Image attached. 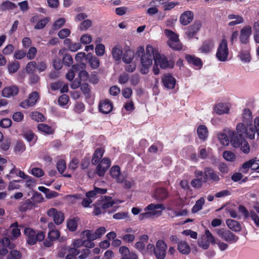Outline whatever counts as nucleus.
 <instances>
[{"instance_id": "28", "label": "nucleus", "mask_w": 259, "mask_h": 259, "mask_svg": "<svg viewBox=\"0 0 259 259\" xmlns=\"http://www.w3.org/2000/svg\"><path fill=\"white\" fill-rule=\"evenodd\" d=\"M87 60H88V62L92 69H95L99 67V59L95 56H93L91 53L87 54Z\"/></svg>"}, {"instance_id": "17", "label": "nucleus", "mask_w": 259, "mask_h": 259, "mask_svg": "<svg viewBox=\"0 0 259 259\" xmlns=\"http://www.w3.org/2000/svg\"><path fill=\"white\" fill-rule=\"evenodd\" d=\"M1 244L3 246V248H0V255H5L8 253V250L7 248L12 249L15 247V245L11 243L9 238L6 237L2 239Z\"/></svg>"}, {"instance_id": "41", "label": "nucleus", "mask_w": 259, "mask_h": 259, "mask_svg": "<svg viewBox=\"0 0 259 259\" xmlns=\"http://www.w3.org/2000/svg\"><path fill=\"white\" fill-rule=\"evenodd\" d=\"M167 45L172 50L175 51H180L183 50V45L180 39L176 40V42H169V43H167Z\"/></svg>"}, {"instance_id": "8", "label": "nucleus", "mask_w": 259, "mask_h": 259, "mask_svg": "<svg viewBox=\"0 0 259 259\" xmlns=\"http://www.w3.org/2000/svg\"><path fill=\"white\" fill-rule=\"evenodd\" d=\"M111 160L108 157H104L99 162L98 165L96 168V174L99 177L104 176L106 171L109 169L111 166Z\"/></svg>"}, {"instance_id": "22", "label": "nucleus", "mask_w": 259, "mask_h": 259, "mask_svg": "<svg viewBox=\"0 0 259 259\" xmlns=\"http://www.w3.org/2000/svg\"><path fill=\"white\" fill-rule=\"evenodd\" d=\"M134 58V52L130 49L128 46L124 48V52L122 56V61L126 64H130L132 62Z\"/></svg>"}, {"instance_id": "49", "label": "nucleus", "mask_w": 259, "mask_h": 259, "mask_svg": "<svg viewBox=\"0 0 259 259\" xmlns=\"http://www.w3.org/2000/svg\"><path fill=\"white\" fill-rule=\"evenodd\" d=\"M110 176L112 178H118L120 174V168L118 165L113 166L110 170Z\"/></svg>"}, {"instance_id": "7", "label": "nucleus", "mask_w": 259, "mask_h": 259, "mask_svg": "<svg viewBox=\"0 0 259 259\" xmlns=\"http://www.w3.org/2000/svg\"><path fill=\"white\" fill-rule=\"evenodd\" d=\"M153 60H154L155 64H158L161 69L172 68L173 67V63L171 64L166 57L165 56H161L160 53L155 49L153 53Z\"/></svg>"}, {"instance_id": "40", "label": "nucleus", "mask_w": 259, "mask_h": 259, "mask_svg": "<svg viewBox=\"0 0 259 259\" xmlns=\"http://www.w3.org/2000/svg\"><path fill=\"white\" fill-rule=\"evenodd\" d=\"M218 139L222 144L224 146L229 145L230 143V138L228 134V131L226 133H220L218 135Z\"/></svg>"}, {"instance_id": "9", "label": "nucleus", "mask_w": 259, "mask_h": 259, "mask_svg": "<svg viewBox=\"0 0 259 259\" xmlns=\"http://www.w3.org/2000/svg\"><path fill=\"white\" fill-rule=\"evenodd\" d=\"M167 246L163 240H158L156 243L154 253L156 259H164Z\"/></svg>"}, {"instance_id": "55", "label": "nucleus", "mask_w": 259, "mask_h": 259, "mask_svg": "<svg viewBox=\"0 0 259 259\" xmlns=\"http://www.w3.org/2000/svg\"><path fill=\"white\" fill-rule=\"evenodd\" d=\"M165 207L162 204L151 203L146 206L144 210H156L158 209H164Z\"/></svg>"}, {"instance_id": "62", "label": "nucleus", "mask_w": 259, "mask_h": 259, "mask_svg": "<svg viewBox=\"0 0 259 259\" xmlns=\"http://www.w3.org/2000/svg\"><path fill=\"white\" fill-rule=\"evenodd\" d=\"M62 62L65 66L69 67L73 63V58L70 55L66 54L63 56Z\"/></svg>"}, {"instance_id": "26", "label": "nucleus", "mask_w": 259, "mask_h": 259, "mask_svg": "<svg viewBox=\"0 0 259 259\" xmlns=\"http://www.w3.org/2000/svg\"><path fill=\"white\" fill-rule=\"evenodd\" d=\"M49 228L50 230L48 234V238L51 239L53 241L58 240L60 236V232L57 230H54L55 227L53 223L49 224Z\"/></svg>"}, {"instance_id": "10", "label": "nucleus", "mask_w": 259, "mask_h": 259, "mask_svg": "<svg viewBox=\"0 0 259 259\" xmlns=\"http://www.w3.org/2000/svg\"><path fill=\"white\" fill-rule=\"evenodd\" d=\"M202 26L200 21H196L192 25H190L186 29L185 34L189 39L193 38L200 30Z\"/></svg>"}, {"instance_id": "45", "label": "nucleus", "mask_w": 259, "mask_h": 259, "mask_svg": "<svg viewBox=\"0 0 259 259\" xmlns=\"http://www.w3.org/2000/svg\"><path fill=\"white\" fill-rule=\"evenodd\" d=\"M50 21V18L49 17H45L37 21L34 26V29H41L44 28Z\"/></svg>"}, {"instance_id": "33", "label": "nucleus", "mask_w": 259, "mask_h": 259, "mask_svg": "<svg viewBox=\"0 0 259 259\" xmlns=\"http://www.w3.org/2000/svg\"><path fill=\"white\" fill-rule=\"evenodd\" d=\"M22 136L30 144L33 145L37 140V137L31 131H28L24 133Z\"/></svg>"}, {"instance_id": "2", "label": "nucleus", "mask_w": 259, "mask_h": 259, "mask_svg": "<svg viewBox=\"0 0 259 259\" xmlns=\"http://www.w3.org/2000/svg\"><path fill=\"white\" fill-rule=\"evenodd\" d=\"M244 123H239L236 126V131L228 130L231 145L235 148H238L243 143L245 138L244 133Z\"/></svg>"}, {"instance_id": "24", "label": "nucleus", "mask_w": 259, "mask_h": 259, "mask_svg": "<svg viewBox=\"0 0 259 259\" xmlns=\"http://www.w3.org/2000/svg\"><path fill=\"white\" fill-rule=\"evenodd\" d=\"M48 215L53 217L56 225H60L64 220V215L62 211H47Z\"/></svg>"}, {"instance_id": "46", "label": "nucleus", "mask_w": 259, "mask_h": 259, "mask_svg": "<svg viewBox=\"0 0 259 259\" xmlns=\"http://www.w3.org/2000/svg\"><path fill=\"white\" fill-rule=\"evenodd\" d=\"M254 159H252L244 162L241 167L240 168L239 170L244 174H246L249 168H251L252 169V165L253 164Z\"/></svg>"}, {"instance_id": "58", "label": "nucleus", "mask_w": 259, "mask_h": 259, "mask_svg": "<svg viewBox=\"0 0 259 259\" xmlns=\"http://www.w3.org/2000/svg\"><path fill=\"white\" fill-rule=\"evenodd\" d=\"M83 237L87 238V240L93 241L97 239V237L95 235V232L93 233L91 230H87L82 233Z\"/></svg>"}, {"instance_id": "42", "label": "nucleus", "mask_w": 259, "mask_h": 259, "mask_svg": "<svg viewBox=\"0 0 259 259\" xmlns=\"http://www.w3.org/2000/svg\"><path fill=\"white\" fill-rule=\"evenodd\" d=\"M34 207V203L30 199H27L21 205L20 210H31L33 209Z\"/></svg>"}, {"instance_id": "43", "label": "nucleus", "mask_w": 259, "mask_h": 259, "mask_svg": "<svg viewBox=\"0 0 259 259\" xmlns=\"http://www.w3.org/2000/svg\"><path fill=\"white\" fill-rule=\"evenodd\" d=\"M239 56L240 60L245 63H249L251 61V56L248 51H241Z\"/></svg>"}, {"instance_id": "4", "label": "nucleus", "mask_w": 259, "mask_h": 259, "mask_svg": "<svg viewBox=\"0 0 259 259\" xmlns=\"http://www.w3.org/2000/svg\"><path fill=\"white\" fill-rule=\"evenodd\" d=\"M229 55V49L227 41L226 39H223L220 42L217 53V58L221 62H225L227 60Z\"/></svg>"}, {"instance_id": "38", "label": "nucleus", "mask_w": 259, "mask_h": 259, "mask_svg": "<svg viewBox=\"0 0 259 259\" xmlns=\"http://www.w3.org/2000/svg\"><path fill=\"white\" fill-rule=\"evenodd\" d=\"M252 120V112L248 108H245L242 114V121L246 124H250Z\"/></svg>"}, {"instance_id": "11", "label": "nucleus", "mask_w": 259, "mask_h": 259, "mask_svg": "<svg viewBox=\"0 0 259 259\" xmlns=\"http://www.w3.org/2000/svg\"><path fill=\"white\" fill-rule=\"evenodd\" d=\"M38 97L39 95L37 92H33L29 95L27 99L22 101L20 103L19 106L24 109L33 106L36 104Z\"/></svg>"}, {"instance_id": "54", "label": "nucleus", "mask_w": 259, "mask_h": 259, "mask_svg": "<svg viewBox=\"0 0 259 259\" xmlns=\"http://www.w3.org/2000/svg\"><path fill=\"white\" fill-rule=\"evenodd\" d=\"M12 234L14 239L17 238L21 235L20 229L18 228V223H15L11 225Z\"/></svg>"}, {"instance_id": "44", "label": "nucleus", "mask_w": 259, "mask_h": 259, "mask_svg": "<svg viewBox=\"0 0 259 259\" xmlns=\"http://www.w3.org/2000/svg\"><path fill=\"white\" fill-rule=\"evenodd\" d=\"M20 68V63L17 61H14L8 64V69L10 73L16 72Z\"/></svg>"}, {"instance_id": "12", "label": "nucleus", "mask_w": 259, "mask_h": 259, "mask_svg": "<svg viewBox=\"0 0 259 259\" xmlns=\"http://www.w3.org/2000/svg\"><path fill=\"white\" fill-rule=\"evenodd\" d=\"M214 47V41L212 38H207L203 41L198 51L203 54H208L212 51Z\"/></svg>"}, {"instance_id": "23", "label": "nucleus", "mask_w": 259, "mask_h": 259, "mask_svg": "<svg viewBox=\"0 0 259 259\" xmlns=\"http://www.w3.org/2000/svg\"><path fill=\"white\" fill-rule=\"evenodd\" d=\"M104 152L105 149L102 147H99L96 149L91 160L93 165H96L100 161V160L103 157Z\"/></svg>"}, {"instance_id": "39", "label": "nucleus", "mask_w": 259, "mask_h": 259, "mask_svg": "<svg viewBox=\"0 0 259 259\" xmlns=\"http://www.w3.org/2000/svg\"><path fill=\"white\" fill-rule=\"evenodd\" d=\"M17 8V5L10 1H6L0 5V10L2 11L13 10Z\"/></svg>"}, {"instance_id": "60", "label": "nucleus", "mask_w": 259, "mask_h": 259, "mask_svg": "<svg viewBox=\"0 0 259 259\" xmlns=\"http://www.w3.org/2000/svg\"><path fill=\"white\" fill-rule=\"evenodd\" d=\"M35 69H36V63L35 61L29 62L26 65V70L28 74L34 73Z\"/></svg>"}, {"instance_id": "15", "label": "nucleus", "mask_w": 259, "mask_h": 259, "mask_svg": "<svg viewBox=\"0 0 259 259\" xmlns=\"http://www.w3.org/2000/svg\"><path fill=\"white\" fill-rule=\"evenodd\" d=\"M113 108V103L107 99L101 101L99 104V110L103 114L109 113L112 110Z\"/></svg>"}, {"instance_id": "36", "label": "nucleus", "mask_w": 259, "mask_h": 259, "mask_svg": "<svg viewBox=\"0 0 259 259\" xmlns=\"http://www.w3.org/2000/svg\"><path fill=\"white\" fill-rule=\"evenodd\" d=\"M244 133L243 135L244 137H247L250 139H253L254 138L255 133L257 134V130L255 127H246L244 124Z\"/></svg>"}, {"instance_id": "56", "label": "nucleus", "mask_w": 259, "mask_h": 259, "mask_svg": "<svg viewBox=\"0 0 259 259\" xmlns=\"http://www.w3.org/2000/svg\"><path fill=\"white\" fill-rule=\"evenodd\" d=\"M31 118L37 122H43L45 120L46 117L41 113L38 112H33L31 113Z\"/></svg>"}, {"instance_id": "30", "label": "nucleus", "mask_w": 259, "mask_h": 259, "mask_svg": "<svg viewBox=\"0 0 259 259\" xmlns=\"http://www.w3.org/2000/svg\"><path fill=\"white\" fill-rule=\"evenodd\" d=\"M106 192V189L95 187L93 190L87 192L85 194V196L91 199V198L95 197L98 194H104Z\"/></svg>"}, {"instance_id": "20", "label": "nucleus", "mask_w": 259, "mask_h": 259, "mask_svg": "<svg viewBox=\"0 0 259 259\" xmlns=\"http://www.w3.org/2000/svg\"><path fill=\"white\" fill-rule=\"evenodd\" d=\"M85 66L84 63H82L80 65L75 64L72 66L66 75V78L69 81H72L74 76L75 73L80 70L81 69H83Z\"/></svg>"}, {"instance_id": "6", "label": "nucleus", "mask_w": 259, "mask_h": 259, "mask_svg": "<svg viewBox=\"0 0 259 259\" xmlns=\"http://www.w3.org/2000/svg\"><path fill=\"white\" fill-rule=\"evenodd\" d=\"M215 231L220 237L230 243H235L239 239L238 236L229 230H225L224 229H217Z\"/></svg>"}, {"instance_id": "53", "label": "nucleus", "mask_w": 259, "mask_h": 259, "mask_svg": "<svg viewBox=\"0 0 259 259\" xmlns=\"http://www.w3.org/2000/svg\"><path fill=\"white\" fill-rule=\"evenodd\" d=\"M105 200L102 204V208L104 209L113 206L115 204L111 197H105Z\"/></svg>"}, {"instance_id": "21", "label": "nucleus", "mask_w": 259, "mask_h": 259, "mask_svg": "<svg viewBox=\"0 0 259 259\" xmlns=\"http://www.w3.org/2000/svg\"><path fill=\"white\" fill-rule=\"evenodd\" d=\"M168 195V192L165 188H157L155 190L153 196L155 199L161 201L166 199Z\"/></svg>"}, {"instance_id": "32", "label": "nucleus", "mask_w": 259, "mask_h": 259, "mask_svg": "<svg viewBox=\"0 0 259 259\" xmlns=\"http://www.w3.org/2000/svg\"><path fill=\"white\" fill-rule=\"evenodd\" d=\"M197 133L199 138L203 141L205 140L208 136V130L204 125L198 126L197 130Z\"/></svg>"}, {"instance_id": "5", "label": "nucleus", "mask_w": 259, "mask_h": 259, "mask_svg": "<svg viewBox=\"0 0 259 259\" xmlns=\"http://www.w3.org/2000/svg\"><path fill=\"white\" fill-rule=\"evenodd\" d=\"M215 244L216 240L212 233L208 230L205 231V235L203 237L198 241V245L203 249H207L209 247V244Z\"/></svg>"}, {"instance_id": "57", "label": "nucleus", "mask_w": 259, "mask_h": 259, "mask_svg": "<svg viewBox=\"0 0 259 259\" xmlns=\"http://www.w3.org/2000/svg\"><path fill=\"white\" fill-rule=\"evenodd\" d=\"M224 158L229 161H233L235 159V154L230 151H225L223 153Z\"/></svg>"}, {"instance_id": "19", "label": "nucleus", "mask_w": 259, "mask_h": 259, "mask_svg": "<svg viewBox=\"0 0 259 259\" xmlns=\"http://www.w3.org/2000/svg\"><path fill=\"white\" fill-rule=\"evenodd\" d=\"M19 93V89L16 85L6 87L3 89L2 94L4 97L10 98L17 95Z\"/></svg>"}, {"instance_id": "51", "label": "nucleus", "mask_w": 259, "mask_h": 259, "mask_svg": "<svg viewBox=\"0 0 259 259\" xmlns=\"http://www.w3.org/2000/svg\"><path fill=\"white\" fill-rule=\"evenodd\" d=\"M56 167L58 171L60 174H63L66 169V163L65 160L64 159L59 160L57 163Z\"/></svg>"}, {"instance_id": "52", "label": "nucleus", "mask_w": 259, "mask_h": 259, "mask_svg": "<svg viewBox=\"0 0 259 259\" xmlns=\"http://www.w3.org/2000/svg\"><path fill=\"white\" fill-rule=\"evenodd\" d=\"M22 254L21 252L17 250H12L8 254L7 259H21Z\"/></svg>"}, {"instance_id": "61", "label": "nucleus", "mask_w": 259, "mask_h": 259, "mask_svg": "<svg viewBox=\"0 0 259 259\" xmlns=\"http://www.w3.org/2000/svg\"><path fill=\"white\" fill-rule=\"evenodd\" d=\"M205 202V199L203 197H201L196 202L191 210H200L202 208V206Z\"/></svg>"}, {"instance_id": "3", "label": "nucleus", "mask_w": 259, "mask_h": 259, "mask_svg": "<svg viewBox=\"0 0 259 259\" xmlns=\"http://www.w3.org/2000/svg\"><path fill=\"white\" fill-rule=\"evenodd\" d=\"M24 233L27 237V242L29 245H34L37 241L44 239L45 235L44 233L39 231L37 233L31 228H27L24 230Z\"/></svg>"}, {"instance_id": "35", "label": "nucleus", "mask_w": 259, "mask_h": 259, "mask_svg": "<svg viewBox=\"0 0 259 259\" xmlns=\"http://www.w3.org/2000/svg\"><path fill=\"white\" fill-rule=\"evenodd\" d=\"M164 33L165 35L168 38L167 44L172 41L176 42V40L180 39L179 35L170 29H165L164 30Z\"/></svg>"}, {"instance_id": "27", "label": "nucleus", "mask_w": 259, "mask_h": 259, "mask_svg": "<svg viewBox=\"0 0 259 259\" xmlns=\"http://www.w3.org/2000/svg\"><path fill=\"white\" fill-rule=\"evenodd\" d=\"M162 211H146L139 215V219L143 220L145 219H154L162 215Z\"/></svg>"}, {"instance_id": "34", "label": "nucleus", "mask_w": 259, "mask_h": 259, "mask_svg": "<svg viewBox=\"0 0 259 259\" xmlns=\"http://www.w3.org/2000/svg\"><path fill=\"white\" fill-rule=\"evenodd\" d=\"M214 110L217 114L221 115L224 113H228L229 111V108L226 104L221 103L214 106Z\"/></svg>"}, {"instance_id": "63", "label": "nucleus", "mask_w": 259, "mask_h": 259, "mask_svg": "<svg viewBox=\"0 0 259 259\" xmlns=\"http://www.w3.org/2000/svg\"><path fill=\"white\" fill-rule=\"evenodd\" d=\"M66 22L65 19L61 18L55 21L53 25V28L54 30H57L62 27Z\"/></svg>"}, {"instance_id": "37", "label": "nucleus", "mask_w": 259, "mask_h": 259, "mask_svg": "<svg viewBox=\"0 0 259 259\" xmlns=\"http://www.w3.org/2000/svg\"><path fill=\"white\" fill-rule=\"evenodd\" d=\"M37 129L40 132H43L47 135H52L55 133V130L51 126L45 123H39L37 125Z\"/></svg>"}, {"instance_id": "59", "label": "nucleus", "mask_w": 259, "mask_h": 259, "mask_svg": "<svg viewBox=\"0 0 259 259\" xmlns=\"http://www.w3.org/2000/svg\"><path fill=\"white\" fill-rule=\"evenodd\" d=\"M53 64L54 68L57 70H60L63 67V62L60 58L55 57L53 60Z\"/></svg>"}, {"instance_id": "48", "label": "nucleus", "mask_w": 259, "mask_h": 259, "mask_svg": "<svg viewBox=\"0 0 259 259\" xmlns=\"http://www.w3.org/2000/svg\"><path fill=\"white\" fill-rule=\"evenodd\" d=\"M112 53L113 57L116 61H119L121 59L123 53L121 49L117 47H115L113 48Z\"/></svg>"}, {"instance_id": "18", "label": "nucleus", "mask_w": 259, "mask_h": 259, "mask_svg": "<svg viewBox=\"0 0 259 259\" xmlns=\"http://www.w3.org/2000/svg\"><path fill=\"white\" fill-rule=\"evenodd\" d=\"M193 18V13L191 11H187L181 15L179 20L182 25L185 26L190 23Z\"/></svg>"}, {"instance_id": "13", "label": "nucleus", "mask_w": 259, "mask_h": 259, "mask_svg": "<svg viewBox=\"0 0 259 259\" xmlns=\"http://www.w3.org/2000/svg\"><path fill=\"white\" fill-rule=\"evenodd\" d=\"M204 175L205 176L207 181L210 180L212 182H218L221 180L219 173L210 167H205L204 168Z\"/></svg>"}, {"instance_id": "31", "label": "nucleus", "mask_w": 259, "mask_h": 259, "mask_svg": "<svg viewBox=\"0 0 259 259\" xmlns=\"http://www.w3.org/2000/svg\"><path fill=\"white\" fill-rule=\"evenodd\" d=\"M226 223L229 229L235 232H239L241 230L240 224L236 221L228 219Z\"/></svg>"}, {"instance_id": "25", "label": "nucleus", "mask_w": 259, "mask_h": 259, "mask_svg": "<svg viewBox=\"0 0 259 259\" xmlns=\"http://www.w3.org/2000/svg\"><path fill=\"white\" fill-rule=\"evenodd\" d=\"M177 248L179 252L183 254L187 255L191 252V247L185 241H179Z\"/></svg>"}, {"instance_id": "14", "label": "nucleus", "mask_w": 259, "mask_h": 259, "mask_svg": "<svg viewBox=\"0 0 259 259\" xmlns=\"http://www.w3.org/2000/svg\"><path fill=\"white\" fill-rule=\"evenodd\" d=\"M161 81L163 86L169 90L174 89L176 83V79L169 73L164 74L161 78Z\"/></svg>"}, {"instance_id": "47", "label": "nucleus", "mask_w": 259, "mask_h": 259, "mask_svg": "<svg viewBox=\"0 0 259 259\" xmlns=\"http://www.w3.org/2000/svg\"><path fill=\"white\" fill-rule=\"evenodd\" d=\"M78 218H74L70 220L67 222V228L71 231H74L76 230L77 227Z\"/></svg>"}, {"instance_id": "64", "label": "nucleus", "mask_w": 259, "mask_h": 259, "mask_svg": "<svg viewBox=\"0 0 259 259\" xmlns=\"http://www.w3.org/2000/svg\"><path fill=\"white\" fill-rule=\"evenodd\" d=\"M26 149L25 144L22 141H18L15 147V151L16 153H21Z\"/></svg>"}, {"instance_id": "29", "label": "nucleus", "mask_w": 259, "mask_h": 259, "mask_svg": "<svg viewBox=\"0 0 259 259\" xmlns=\"http://www.w3.org/2000/svg\"><path fill=\"white\" fill-rule=\"evenodd\" d=\"M186 60L189 64H191L199 68H201L203 65V63L201 59L196 57L194 56L188 55L186 56Z\"/></svg>"}, {"instance_id": "1", "label": "nucleus", "mask_w": 259, "mask_h": 259, "mask_svg": "<svg viewBox=\"0 0 259 259\" xmlns=\"http://www.w3.org/2000/svg\"><path fill=\"white\" fill-rule=\"evenodd\" d=\"M154 50L155 49L150 45L147 46L146 53L143 47L141 46L137 48L135 55L137 57H141L142 68L140 72L142 74H146L148 73L149 69L152 64Z\"/></svg>"}, {"instance_id": "16", "label": "nucleus", "mask_w": 259, "mask_h": 259, "mask_svg": "<svg viewBox=\"0 0 259 259\" xmlns=\"http://www.w3.org/2000/svg\"><path fill=\"white\" fill-rule=\"evenodd\" d=\"M252 33L251 27L246 26L240 31L239 40L242 44H247L249 42V37Z\"/></svg>"}, {"instance_id": "50", "label": "nucleus", "mask_w": 259, "mask_h": 259, "mask_svg": "<svg viewBox=\"0 0 259 259\" xmlns=\"http://www.w3.org/2000/svg\"><path fill=\"white\" fill-rule=\"evenodd\" d=\"M69 254L66 256V259H76V256L80 253V250L75 248L69 249Z\"/></svg>"}]
</instances>
